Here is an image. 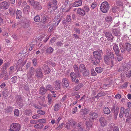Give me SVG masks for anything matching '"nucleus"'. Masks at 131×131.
Returning a JSON list of instances; mask_svg holds the SVG:
<instances>
[{
  "label": "nucleus",
  "instance_id": "nucleus-1",
  "mask_svg": "<svg viewBox=\"0 0 131 131\" xmlns=\"http://www.w3.org/2000/svg\"><path fill=\"white\" fill-rule=\"evenodd\" d=\"M102 53V50H99V51H94L93 52V63L95 65H96L100 62L101 59V54Z\"/></svg>",
  "mask_w": 131,
  "mask_h": 131
},
{
  "label": "nucleus",
  "instance_id": "nucleus-2",
  "mask_svg": "<svg viewBox=\"0 0 131 131\" xmlns=\"http://www.w3.org/2000/svg\"><path fill=\"white\" fill-rule=\"evenodd\" d=\"M8 131H19L21 125L18 123H14L11 124L9 126Z\"/></svg>",
  "mask_w": 131,
  "mask_h": 131
},
{
  "label": "nucleus",
  "instance_id": "nucleus-3",
  "mask_svg": "<svg viewBox=\"0 0 131 131\" xmlns=\"http://www.w3.org/2000/svg\"><path fill=\"white\" fill-rule=\"evenodd\" d=\"M110 7L108 3L106 1L103 2L101 5V11L104 13H106Z\"/></svg>",
  "mask_w": 131,
  "mask_h": 131
},
{
  "label": "nucleus",
  "instance_id": "nucleus-4",
  "mask_svg": "<svg viewBox=\"0 0 131 131\" xmlns=\"http://www.w3.org/2000/svg\"><path fill=\"white\" fill-rule=\"evenodd\" d=\"M57 4L56 0H50L48 4V7L52 8L53 10H55L57 8Z\"/></svg>",
  "mask_w": 131,
  "mask_h": 131
},
{
  "label": "nucleus",
  "instance_id": "nucleus-5",
  "mask_svg": "<svg viewBox=\"0 0 131 131\" xmlns=\"http://www.w3.org/2000/svg\"><path fill=\"white\" fill-rule=\"evenodd\" d=\"M104 61L106 64H111L112 66H113V62L112 58H111L110 57H108L107 55L106 56L104 54Z\"/></svg>",
  "mask_w": 131,
  "mask_h": 131
},
{
  "label": "nucleus",
  "instance_id": "nucleus-6",
  "mask_svg": "<svg viewBox=\"0 0 131 131\" xmlns=\"http://www.w3.org/2000/svg\"><path fill=\"white\" fill-rule=\"evenodd\" d=\"M9 3L6 1H4L0 4V10L1 9L5 10L7 9L9 6Z\"/></svg>",
  "mask_w": 131,
  "mask_h": 131
},
{
  "label": "nucleus",
  "instance_id": "nucleus-7",
  "mask_svg": "<svg viewBox=\"0 0 131 131\" xmlns=\"http://www.w3.org/2000/svg\"><path fill=\"white\" fill-rule=\"evenodd\" d=\"M98 117V115L96 113L91 112L89 114V119L90 121L94 120Z\"/></svg>",
  "mask_w": 131,
  "mask_h": 131
},
{
  "label": "nucleus",
  "instance_id": "nucleus-8",
  "mask_svg": "<svg viewBox=\"0 0 131 131\" xmlns=\"http://www.w3.org/2000/svg\"><path fill=\"white\" fill-rule=\"evenodd\" d=\"M34 69L33 67H31L29 70L27 74V76L28 78L31 77L34 74Z\"/></svg>",
  "mask_w": 131,
  "mask_h": 131
},
{
  "label": "nucleus",
  "instance_id": "nucleus-9",
  "mask_svg": "<svg viewBox=\"0 0 131 131\" xmlns=\"http://www.w3.org/2000/svg\"><path fill=\"white\" fill-rule=\"evenodd\" d=\"M105 34L108 41L111 42L113 41V37L111 32H107L105 33Z\"/></svg>",
  "mask_w": 131,
  "mask_h": 131
},
{
  "label": "nucleus",
  "instance_id": "nucleus-10",
  "mask_svg": "<svg viewBox=\"0 0 131 131\" xmlns=\"http://www.w3.org/2000/svg\"><path fill=\"white\" fill-rule=\"evenodd\" d=\"M33 6L34 8L38 10H40L42 8L41 4L36 1H35Z\"/></svg>",
  "mask_w": 131,
  "mask_h": 131
},
{
  "label": "nucleus",
  "instance_id": "nucleus-11",
  "mask_svg": "<svg viewBox=\"0 0 131 131\" xmlns=\"http://www.w3.org/2000/svg\"><path fill=\"white\" fill-rule=\"evenodd\" d=\"M36 75L37 77L41 78L43 76L42 70L40 69H37L36 70Z\"/></svg>",
  "mask_w": 131,
  "mask_h": 131
},
{
  "label": "nucleus",
  "instance_id": "nucleus-12",
  "mask_svg": "<svg viewBox=\"0 0 131 131\" xmlns=\"http://www.w3.org/2000/svg\"><path fill=\"white\" fill-rule=\"evenodd\" d=\"M99 121L103 126H106L107 125L106 120L104 117H101L99 119Z\"/></svg>",
  "mask_w": 131,
  "mask_h": 131
},
{
  "label": "nucleus",
  "instance_id": "nucleus-13",
  "mask_svg": "<svg viewBox=\"0 0 131 131\" xmlns=\"http://www.w3.org/2000/svg\"><path fill=\"white\" fill-rule=\"evenodd\" d=\"M16 103L21 106L23 101L22 96L20 95H17L16 97Z\"/></svg>",
  "mask_w": 131,
  "mask_h": 131
},
{
  "label": "nucleus",
  "instance_id": "nucleus-14",
  "mask_svg": "<svg viewBox=\"0 0 131 131\" xmlns=\"http://www.w3.org/2000/svg\"><path fill=\"white\" fill-rule=\"evenodd\" d=\"M42 68L45 74H48L50 73V70L47 65L44 64L43 65Z\"/></svg>",
  "mask_w": 131,
  "mask_h": 131
},
{
  "label": "nucleus",
  "instance_id": "nucleus-15",
  "mask_svg": "<svg viewBox=\"0 0 131 131\" xmlns=\"http://www.w3.org/2000/svg\"><path fill=\"white\" fill-rule=\"evenodd\" d=\"M62 81L63 83V86L64 88H66L69 86V83L68 82L66 78H63Z\"/></svg>",
  "mask_w": 131,
  "mask_h": 131
},
{
  "label": "nucleus",
  "instance_id": "nucleus-16",
  "mask_svg": "<svg viewBox=\"0 0 131 131\" xmlns=\"http://www.w3.org/2000/svg\"><path fill=\"white\" fill-rule=\"evenodd\" d=\"M106 54H105L108 57H110L112 59L114 58V54L113 53L110 49H107L106 51Z\"/></svg>",
  "mask_w": 131,
  "mask_h": 131
},
{
  "label": "nucleus",
  "instance_id": "nucleus-17",
  "mask_svg": "<svg viewBox=\"0 0 131 131\" xmlns=\"http://www.w3.org/2000/svg\"><path fill=\"white\" fill-rule=\"evenodd\" d=\"M78 14L82 16H84L85 15V11L83 9L78 8L77 10Z\"/></svg>",
  "mask_w": 131,
  "mask_h": 131
},
{
  "label": "nucleus",
  "instance_id": "nucleus-18",
  "mask_svg": "<svg viewBox=\"0 0 131 131\" xmlns=\"http://www.w3.org/2000/svg\"><path fill=\"white\" fill-rule=\"evenodd\" d=\"M82 5L81 0H79L75 1L73 4L72 6L74 7H77L81 6Z\"/></svg>",
  "mask_w": 131,
  "mask_h": 131
},
{
  "label": "nucleus",
  "instance_id": "nucleus-19",
  "mask_svg": "<svg viewBox=\"0 0 131 131\" xmlns=\"http://www.w3.org/2000/svg\"><path fill=\"white\" fill-rule=\"evenodd\" d=\"M47 91V90L43 86H41L40 88L39 93L41 95H43L46 93Z\"/></svg>",
  "mask_w": 131,
  "mask_h": 131
},
{
  "label": "nucleus",
  "instance_id": "nucleus-20",
  "mask_svg": "<svg viewBox=\"0 0 131 131\" xmlns=\"http://www.w3.org/2000/svg\"><path fill=\"white\" fill-rule=\"evenodd\" d=\"M24 65V63H23V59H19L17 63L16 66L17 68H19L21 67H23Z\"/></svg>",
  "mask_w": 131,
  "mask_h": 131
},
{
  "label": "nucleus",
  "instance_id": "nucleus-21",
  "mask_svg": "<svg viewBox=\"0 0 131 131\" xmlns=\"http://www.w3.org/2000/svg\"><path fill=\"white\" fill-rule=\"evenodd\" d=\"M83 84L82 83L79 84L77 85L73 89V91H77L79 90L83 86Z\"/></svg>",
  "mask_w": 131,
  "mask_h": 131
},
{
  "label": "nucleus",
  "instance_id": "nucleus-22",
  "mask_svg": "<svg viewBox=\"0 0 131 131\" xmlns=\"http://www.w3.org/2000/svg\"><path fill=\"white\" fill-rule=\"evenodd\" d=\"M119 109V108L118 106L115 107L114 105L113 106L112 108V110L114 112V115L116 116H117L118 114Z\"/></svg>",
  "mask_w": 131,
  "mask_h": 131
},
{
  "label": "nucleus",
  "instance_id": "nucleus-23",
  "mask_svg": "<svg viewBox=\"0 0 131 131\" xmlns=\"http://www.w3.org/2000/svg\"><path fill=\"white\" fill-rule=\"evenodd\" d=\"M16 18L17 19L20 18L22 16V13L20 10L17 9L16 12Z\"/></svg>",
  "mask_w": 131,
  "mask_h": 131
},
{
  "label": "nucleus",
  "instance_id": "nucleus-24",
  "mask_svg": "<svg viewBox=\"0 0 131 131\" xmlns=\"http://www.w3.org/2000/svg\"><path fill=\"white\" fill-rule=\"evenodd\" d=\"M60 81L57 80L55 82V88L57 89H59L60 87Z\"/></svg>",
  "mask_w": 131,
  "mask_h": 131
},
{
  "label": "nucleus",
  "instance_id": "nucleus-25",
  "mask_svg": "<svg viewBox=\"0 0 131 131\" xmlns=\"http://www.w3.org/2000/svg\"><path fill=\"white\" fill-rule=\"evenodd\" d=\"M70 76L72 82H74L77 78V75L75 73L73 72H71Z\"/></svg>",
  "mask_w": 131,
  "mask_h": 131
},
{
  "label": "nucleus",
  "instance_id": "nucleus-26",
  "mask_svg": "<svg viewBox=\"0 0 131 131\" xmlns=\"http://www.w3.org/2000/svg\"><path fill=\"white\" fill-rule=\"evenodd\" d=\"M113 49L114 51L115 54L116 55H117L119 52L118 46L116 44H115L113 46Z\"/></svg>",
  "mask_w": 131,
  "mask_h": 131
},
{
  "label": "nucleus",
  "instance_id": "nucleus-27",
  "mask_svg": "<svg viewBox=\"0 0 131 131\" xmlns=\"http://www.w3.org/2000/svg\"><path fill=\"white\" fill-rule=\"evenodd\" d=\"M54 50L51 47H48L46 50V53L47 54L52 53Z\"/></svg>",
  "mask_w": 131,
  "mask_h": 131
},
{
  "label": "nucleus",
  "instance_id": "nucleus-28",
  "mask_svg": "<svg viewBox=\"0 0 131 131\" xmlns=\"http://www.w3.org/2000/svg\"><path fill=\"white\" fill-rule=\"evenodd\" d=\"M103 111L104 113L105 114H108L110 112V110L109 108L107 107H105L103 109Z\"/></svg>",
  "mask_w": 131,
  "mask_h": 131
},
{
  "label": "nucleus",
  "instance_id": "nucleus-29",
  "mask_svg": "<svg viewBox=\"0 0 131 131\" xmlns=\"http://www.w3.org/2000/svg\"><path fill=\"white\" fill-rule=\"evenodd\" d=\"M112 32L113 34L115 36L118 35L119 32V31L117 28L113 29L112 30Z\"/></svg>",
  "mask_w": 131,
  "mask_h": 131
},
{
  "label": "nucleus",
  "instance_id": "nucleus-30",
  "mask_svg": "<svg viewBox=\"0 0 131 131\" xmlns=\"http://www.w3.org/2000/svg\"><path fill=\"white\" fill-rule=\"evenodd\" d=\"M125 46L127 50L131 51V44L129 43L126 42L125 43Z\"/></svg>",
  "mask_w": 131,
  "mask_h": 131
},
{
  "label": "nucleus",
  "instance_id": "nucleus-31",
  "mask_svg": "<svg viewBox=\"0 0 131 131\" xmlns=\"http://www.w3.org/2000/svg\"><path fill=\"white\" fill-rule=\"evenodd\" d=\"M25 114L28 116H31L32 114L31 111L30 110H26L25 112Z\"/></svg>",
  "mask_w": 131,
  "mask_h": 131
},
{
  "label": "nucleus",
  "instance_id": "nucleus-32",
  "mask_svg": "<svg viewBox=\"0 0 131 131\" xmlns=\"http://www.w3.org/2000/svg\"><path fill=\"white\" fill-rule=\"evenodd\" d=\"M73 68L74 71L75 72V73H79V72H80V70L77 65H74L73 66Z\"/></svg>",
  "mask_w": 131,
  "mask_h": 131
},
{
  "label": "nucleus",
  "instance_id": "nucleus-33",
  "mask_svg": "<svg viewBox=\"0 0 131 131\" xmlns=\"http://www.w3.org/2000/svg\"><path fill=\"white\" fill-rule=\"evenodd\" d=\"M84 76H87L89 75V71H87L86 68L85 69L82 70L81 71Z\"/></svg>",
  "mask_w": 131,
  "mask_h": 131
},
{
  "label": "nucleus",
  "instance_id": "nucleus-34",
  "mask_svg": "<svg viewBox=\"0 0 131 131\" xmlns=\"http://www.w3.org/2000/svg\"><path fill=\"white\" fill-rule=\"evenodd\" d=\"M105 95V93L103 92H100L97 95L94 97V98H97L98 99L101 96H104Z\"/></svg>",
  "mask_w": 131,
  "mask_h": 131
},
{
  "label": "nucleus",
  "instance_id": "nucleus-35",
  "mask_svg": "<svg viewBox=\"0 0 131 131\" xmlns=\"http://www.w3.org/2000/svg\"><path fill=\"white\" fill-rule=\"evenodd\" d=\"M44 125L42 124H37L34 125L35 128H38L40 129H42L43 128Z\"/></svg>",
  "mask_w": 131,
  "mask_h": 131
},
{
  "label": "nucleus",
  "instance_id": "nucleus-36",
  "mask_svg": "<svg viewBox=\"0 0 131 131\" xmlns=\"http://www.w3.org/2000/svg\"><path fill=\"white\" fill-rule=\"evenodd\" d=\"M49 17L47 16L43 17L42 19V23L44 24H45L46 22L49 20Z\"/></svg>",
  "mask_w": 131,
  "mask_h": 131
},
{
  "label": "nucleus",
  "instance_id": "nucleus-37",
  "mask_svg": "<svg viewBox=\"0 0 131 131\" xmlns=\"http://www.w3.org/2000/svg\"><path fill=\"white\" fill-rule=\"evenodd\" d=\"M121 111L120 114H119V116L120 118H121L123 116L124 113V107H122L121 108Z\"/></svg>",
  "mask_w": 131,
  "mask_h": 131
},
{
  "label": "nucleus",
  "instance_id": "nucleus-38",
  "mask_svg": "<svg viewBox=\"0 0 131 131\" xmlns=\"http://www.w3.org/2000/svg\"><path fill=\"white\" fill-rule=\"evenodd\" d=\"M60 106L59 104H56L54 106L53 108L54 110L55 111H58L60 109Z\"/></svg>",
  "mask_w": 131,
  "mask_h": 131
},
{
  "label": "nucleus",
  "instance_id": "nucleus-39",
  "mask_svg": "<svg viewBox=\"0 0 131 131\" xmlns=\"http://www.w3.org/2000/svg\"><path fill=\"white\" fill-rule=\"evenodd\" d=\"M86 126L87 128L89 129L92 128V123L89 122H87L85 123Z\"/></svg>",
  "mask_w": 131,
  "mask_h": 131
},
{
  "label": "nucleus",
  "instance_id": "nucleus-40",
  "mask_svg": "<svg viewBox=\"0 0 131 131\" xmlns=\"http://www.w3.org/2000/svg\"><path fill=\"white\" fill-rule=\"evenodd\" d=\"M95 70L96 72L98 73H101L103 71V69L100 67H96Z\"/></svg>",
  "mask_w": 131,
  "mask_h": 131
},
{
  "label": "nucleus",
  "instance_id": "nucleus-41",
  "mask_svg": "<svg viewBox=\"0 0 131 131\" xmlns=\"http://www.w3.org/2000/svg\"><path fill=\"white\" fill-rule=\"evenodd\" d=\"M105 20L106 21L110 22L113 19L111 16H108L106 17Z\"/></svg>",
  "mask_w": 131,
  "mask_h": 131
},
{
  "label": "nucleus",
  "instance_id": "nucleus-42",
  "mask_svg": "<svg viewBox=\"0 0 131 131\" xmlns=\"http://www.w3.org/2000/svg\"><path fill=\"white\" fill-rule=\"evenodd\" d=\"M88 112V110L86 108L82 109L80 111V113L82 114H87Z\"/></svg>",
  "mask_w": 131,
  "mask_h": 131
},
{
  "label": "nucleus",
  "instance_id": "nucleus-43",
  "mask_svg": "<svg viewBox=\"0 0 131 131\" xmlns=\"http://www.w3.org/2000/svg\"><path fill=\"white\" fill-rule=\"evenodd\" d=\"M130 110L129 108L126 109L124 111V114L125 117H128L129 116V112Z\"/></svg>",
  "mask_w": 131,
  "mask_h": 131
},
{
  "label": "nucleus",
  "instance_id": "nucleus-44",
  "mask_svg": "<svg viewBox=\"0 0 131 131\" xmlns=\"http://www.w3.org/2000/svg\"><path fill=\"white\" fill-rule=\"evenodd\" d=\"M2 93L4 97H6L8 96V92L5 90L2 92Z\"/></svg>",
  "mask_w": 131,
  "mask_h": 131
},
{
  "label": "nucleus",
  "instance_id": "nucleus-45",
  "mask_svg": "<svg viewBox=\"0 0 131 131\" xmlns=\"http://www.w3.org/2000/svg\"><path fill=\"white\" fill-rule=\"evenodd\" d=\"M30 8V6L29 5H27L24 7L23 10V12H26V11L27 10V12H29L30 11L29 9Z\"/></svg>",
  "mask_w": 131,
  "mask_h": 131
},
{
  "label": "nucleus",
  "instance_id": "nucleus-46",
  "mask_svg": "<svg viewBox=\"0 0 131 131\" xmlns=\"http://www.w3.org/2000/svg\"><path fill=\"white\" fill-rule=\"evenodd\" d=\"M34 21L36 22H39L40 20V18L39 15H37L34 18Z\"/></svg>",
  "mask_w": 131,
  "mask_h": 131
},
{
  "label": "nucleus",
  "instance_id": "nucleus-47",
  "mask_svg": "<svg viewBox=\"0 0 131 131\" xmlns=\"http://www.w3.org/2000/svg\"><path fill=\"white\" fill-rule=\"evenodd\" d=\"M116 56H117V59L118 61H121L122 60L123 58V56L122 55L120 54L119 53Z\"/></svg>",
  "mask_w": 131,
  "mask_h": 131
},
{
  "label": "nucleus",
  "instance_id": "nucleus-48",
  "mask_svg": "<svg viewBox=\"0 0 131 131\" xmlns=\"http://www.w3.org/2000/svg\"><path fill=\"white\" fill-rule=\"evenodd\" d=\"M6 110L7 112H11L13 111V108L10 106H8L7 107Z\"/></svg>",
  "mask_w": 131,
  "mask_h": 131
},
{
  "label": "nucleus",
  "instance_id": "nucleus-49",
  "mask_svg": "<svg viewBox=\"0 0 131 131\" xmlns=\"http://www.w3.org/2000/svg\"><path fill=\"white\" fill-rule=\"evenodd\" d=\"M46 89L47 90H53V88L52 86L49 84L47 85H46Z\"/></svg>",
  "mask_w": 131,
  "mask_h": 131
},
{
  "label": "nucleus",
  "instance_id": "nucleus-50",
  "mask_svg": "<svg viewBox=\"0 0 131 131\" xmlns=\"http://www.w3.org/2000/svg\"><path fill=\"white\" fill-rule=\"evenodd\" d=\"M37 113L42 115H44L45 113V112L41 110H39L37 111Z\"/></svg>",
  "mask_w": 131,
  "mask_h": 131
},
{
  "label": "nucleus",
  "instance_id": "nucleus-51",
  "mask_svg": "<svg viewBox=\"0 0 131 131\" xmlns=\"http://www.w3.org/2000/svg\"><path fill=\"white\" fill-rule=\"evenodd\" d=\"M86 68L85 66L83 64H81L80 66V71H82V70L85 69Z\"/></svg>",
  "mask_w": 131,
  "mask_h": 131
},
{
  "label": "nucleus",
  "instance_id": "nucleus-52",
  "mask_svg": "<svg viewBox=\"0 0 131 131\" xmlns=\"http://www.w3.org/2000/svg\"><path fill=\"white\" fill-rule=\"evenodd\" d=\"M17 79V77L14 76L12 78L11 82H13V83H15L16 82Z\"/></svg>",
  "mask_w": 131,
  "mask_h": 131
},
{
  "label": "nucleus",
  "instance_id": "nucleus-53",
  "mask_svg": "<svg viewBox=\"0 0 131 131\" xmlns=\"http://www.w3.org/2000/svg\"><path fill=\"white\" fill-rule=\"evenodd\" d=\"M38 122L41 123H45L46 122V120L44 118H42L41 119H40L38 121Z\"/></svg>",
  "mask_w": 131,
  "mask_h": 131
},
{
  "label": "nucleus",
  "instance_id": "nucleus-54",
  "mask_svg": "<svg viewBox=\"0 0 131 131\" xmlns=\"http://www.w3.org/2000/svg\"><path fill=\"white\" fill-rule=\"evenodd\" d=\"M14 114L15 116H18L19 115V111L17 109H15L14 111Z\"/></svg>",
  "mask_w": 131,
  "mask_h": 131
},
{
  "label": "nucleus",
  "instance_id": "nucleus-55",
  "mask_svg": "<svg viewBox=\"0 0 131 131\" xmlns=\"http://www.w3.org/2000/svg\"><path fill=\"white\" fill-rule=\"evenodd\" d=\"M28 2L29 5H31V6H33L34 3L35 2V1H34L33 0H28Z\"/></svg>",
  "mask_w": 131,
  "mask_h": 131
},
{
  "label": "nucleus",
  "instance_id": "nucleus-56",
  "mask_svg": "<svg viewBox=\"0 0 131 131\" xmlns=\"http://www.w3.org/2000/svg\"><path fill=\"white\" fill-rule=\"evenodd\" d=\"M70 125H73V127L75 128L76 127L77 123L75 121H72V122H70L69 123Z\"/></svg>",
  "mask_w": 131,
  "mask_h": 131
},
{
  "label": "nucleus",
  "instance_id": "nucleus-57",
  "mask_svg": "<svg viewBox=\"0 0 131 131\" xmlns=\"http://www.w3.org/2000/svg\"><path fill=\"white\" fill-rule=\"evenodd\" d=\"M48 99V102L50 104H51L52 102V97L48 95L47 96Z\"/></svg>",
  "mask_w": 131,
  "mask_h": 131
},
{
  "label": "nucleus",
  "instance_id": "nucleus-58",
  "mask_svg": "<svg viewBox=\"0 0 131 131\" xmlns=\"http://www.w3.org/2000/svg\"><path fill=\"white\" fill-rule=\"evenodd\" d=\"M71 16L70 15H67L66 17V21L68 23H69L71 21Z\"/></svg>",
  "mask_w": 131,
  "mask_h": 131
},
{
  "label": "nucleus",
  "instance_id": "nucleus-59",
  "mask_svg": "<svg viewBox=\"0 0 131 131\" xmlns=\"http://www.w3.org/2000/svg\"><path fill=\"white\" fill-rule=\"evenodd\" d=\"M91 74L95 76L96 75V73L95 72L94 69H91Z\"/></svg>",
  "mask_w": 131,
  "mask_h": 131
},
{
  "label": "nucleus",
  "instance_id": "nucleus-60",
  "mask_svg": "<svg viewBox=\"0 0 131 131\" xmlns=\"http://www.w3.org/2000/svg\"><path fill=\"white\" fill-rule=\"evenodd\" d=\"M126 77L129 78L131 76V71H128L125 74Z\"/></svg>",
  "mask_w": 131,
  "mask_h": 131
},
{
  "label": "nucleus",
  "instance_id": "nucleus-61",
  "mask_svg": "<svg viewBox=\"0 0 131 131\" xmlns=\"http://www.w3.org/2000/svg\"><path fill=\"white\" fill-rule=\"evenodd\" d=\"M40 116L38 114H36L34 115H33L32 116V118L34 119H38L39 118Z\"/></svg>",
  "mask_w": 131,
  "mask_h": 131
},
{
  "label": "nucleus",
  "instance_id": "nucleus-62",
  "mask_svg": "<svg viewBox=\"0 0 131 131\" xmlns=\"http://www.w3.org/2000/svg\"><path fill=\"white\" fill-rule=\"evenodd\" d=\"M83 10L86 12H88L90 10L89 7L87 6H84V7Z\"/></svg>",
  "mask_w": 131,
  "mask_h": 131
},
{
  "label": "nucleus",
  "instance_id": "nucleus-63",
  "mask_svg": "<svg viewBox=\"0 0 131 131\" xmlns=\"http://www.w3.org/2000/svg\"><path fill=\"white\" fill-rule=\"evenodd\" d=\"M78 129L79 131H83V128L82 127L81 125L79 124H78Z\"/></svg>",
  "mask_w": 131,
  "mask_h": 131
},
{
  "label": "nucleus",
  "instance_id": "nucleus-64",
  "mask_svg": "<svg viewBox=\"0 0 131 131\" xmlns=\"http://www.w3.org/2000/svg\"><path fill=\"white\" fill-rule=\"evenodd\" d=\"M32 63L35 66H36L37 65V59L36 58H34L32 61Z\"/></svg>",
  "mask_w": 131,
  "mask_h": 131
}]
</instances>
